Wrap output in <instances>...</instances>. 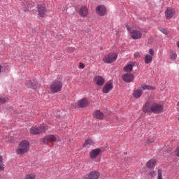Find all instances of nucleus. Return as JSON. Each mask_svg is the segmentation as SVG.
I'll use <instances>...</instances> for the list:
<instances>
[{
	"mask_svg": "<svg viewBox=\"0 0 179 179\" xmlns=\"http://www.w3.org/2000/svg\"><path fill=\"white\" fill-rule=\"evenodd\" d=\"M22 8H26L27 9H28V8H29V3H27V2H24L23 3V4L22 5Z\"/></svg>",
	"mask_w": 179,
	"mask_h": 179,
	"instance_id": "nucleus-34",
	"label": "nucleus"
},
{
	"mask_svg": "<svg viewBox=\"0 0 179 179\" xmlns=\"http://www.w3.org/2000/svg\"><path fill=\"white\" fill-rule=\"evenodd\" d=\"M143 113H153L154 114H162L164 111V106L158 103L147 102L143 108Z\"/></svg>",
	"mask_w": 179,
	"mask_h": 179,
	"instance_id": "nucleus-1",
	"label": "nucleus"
},
{
	"mask_svg": "<svg viewBox=\"0 0 179 179\" xmlns=\"http://www.w3.org/2000/svg\"><path fill=\"white\" fill-rule=\"evenodd\" d=\"M100 155H101V148H95L90 152L89 157L91 160H96Z\"/></svg>",
	"mask_w": 179,
	"mask_h": 179,
	"instance_id": "nucleus-9",
	"label": "nucleus"
},
{
	"mask_svg": "<svg viewBox=\"0 0 179 179\" xmlns=\"http://www.w3.org/2000/svg\"><path fill=\"white\" fill-rule=\"evenodd\" d=\"M178 106H179V103H178Z\"/></svg>",
	"mask_w": 179,
	"mask_h": 179,
	"instance_id": "nucleus-40",
	"label": "nucleus"
},
{
	"mask_svg": "<svg viewBox=\"0 0 179 179\" xmlns=\"http://www.w3.org/2000/svg\"><path fill=\"white\" fill-rule=\"evenodd\" d=\"M155 141H156V138L155 137H152L146 140V143L147 145H150L151 143H155Z\"/></svg>",
	"mask_w": 179,
	"mask_h": 179,
	"instance_id": "nucleus-29",
	"label": "nucleus"
},
{
	"mask_svg": "<svg viewBox=\"0 0 179 179\" xmlns=\"http://www.w3.org/2000/svg\"><path fill=\"white\" fill-rule=\"evenodd\" d=\"M155 166H156V159H152L147 162V167H148V169H154Z\"/></svg>",
	"mask_w": 179,
	"mask_h": 179,
	"instance_id": "nucleus-24",
	"label": "nucleus"
},
{
	"mask_svg": "<svg viewBox=\"0 0 179 179\" xmlns=\"http://www.w3.org/2000/svg\"><path fill=\"white\" fill-rule=\"evenodd\" d=\"M149 54L150 55H152V57H153L155 55V50H153V49H150Z\"/></svg>",
	"mask_w": 179,
	"mask_h": 179,
	"instance_id": "nucleus-37",
	"label": "nucleus"
},
{
	"mask_svg": "<svg viewBox=\"0 0 179 179\" xmlns=\"http://www.w3.org/2000/svg\"><path fill=\"white\" fill-rule=\"evenodd\" d=\"M118 58V55L115 52H111L103 58V61L105 64H113L115 62Z\"/></svg>",
	"mask_w": 179,
	"mask_h": 179,
	"instance_id": "nucleus-7",
	"label": "nucleus"
},
{
	"mask_svg": "<svg viewBox=\"0 0 179 179\" xmlns=\"http://www.w3.org/2000/svg\"><path fill=\"white\" fill-rule=\"evenodd\" d=\"M94 83L96 86H103L104 83H106V79L101 76H96L94 78Z\"/></svg>",
	"mask_w": 179,
	"mask_h": 179,
	"instance_id": "nucleus-13",
	"label": "nucleus"
},
{
	"mask_svg": "<svg viewBox=\"0 0 179 179\" xmlns=\"http://www.w3.org/2000/svg\"><path fill=\"white\" fill-rule=\"evenodd\" d=\"M122 79H123L124 82H126L127 83H131V82L134 79V76L132 73H126L122 76Z\"/></svg>",
	"mask_w": 179,
	"mask_h": 179,
	"instance_id": "nucleus-18",
	"label": "nucleus"
},
{
	"mask_svg": "<svg viewBox=\"0 0 179 179\" xmlns=\"http://www.w3.org/2000/svg\"><path fill=\"white\" fill-rule=\"evenodd\" d=\"M29 150H30V143L24 140L19 143L18 147L16 149V153L18 156H23V155L28 153Z\"/></svg>",
	"mask_w": 179,
	"mask_h": 179,
	"instance_id": "nucleus-2",
	"label": "nucleus"
},
{
	"mask_svg": "<svg viewBox=\"0 0 179 179\" xmlns=\"http://www.w3.org/2000/svg\"><path fill=\"white\" fill-rule=\"evenodd\" d=\"M2 72V66L0 64V73Z\"/></svg>",
	"mask_w": 179,
	"mask_h": 179,
	"instance_id": "nucleus-39",
	"label": "nucleus"
},
{
	"mask_svg": "<svg viewBox=\"0 0 179 179\" xmlns=\"http://www.w3.org/2000/svg\"><path fill=\"white\" fill-rule=\"evenodd\" d=\"M141 90H156V87L152 85L141 84Z\"/></svg>",
	"mask_w": 179,
	"mask_h": 179,
	"instance_id": "nucleus-22",
	"label": "nucleus"
},
{
	"mask_svg": "<svg viewBox=\"0 0 179 179\" xmlns=\"http://www.w3.org/2000/svg\"><path fill=\"white\" fill-rule=\"evenodd\" d=\"M143 94V91L141 88H136L133 92V96L134 99H140V97Z\"/></svg>",
	"mask_w": 179,
	"mask_h": 179,
	"instance_id": "nucleus-19",
	"label": "nucleus"
},
{
	"mask_svg": "<svg viewBox=\"0 0 179 179\" xmlns=\"http://www.w3.org/2000/svg\"><path fill=\"white\" fill-rule=\"evenodd\" d=\"M175 155L177 157H179V145L176 148V149L175 150Z\"/></svg>",
	"mask_w": 179,
	"mask_h": 179,
	"instance_id": "nucleus-33",
	"label": "nucleus"
},
{
	"mask_svg": "<svg viewBox=\"0 0 179 179\" xmlns=\"http://www.w3.org/2000/svg\"><path fill=\"white\" fill-rule=\"evenodd\" d=\"M149 176H150V177H156V171H150L149 172Z\"/></svg>",
	"mask_w": 179,
	"mask_h": 179,
	"instance_id": "nucleus-32",
	"label": "nucleus"
},
{
	"mask_svg": "<svg viewBox=\"0 0 179 179\" xmlns=\"http://www.w3.org/2000/svg\"><path fill=\"white\" fill-rule=\"evenodd\" d=\"M100 178V172L92 171L83 176V179H99Z\"/></svg>",
	"mask_w": 179,
	"mask_h": 179,
	"instance_id": "nucleus-10",
	"label": "nucleus"
},
{
	"mask_svg": "<svg viewBox=\"0 0 179 179\" xmlns=\"http://www.w3.org/2000/svg\"><path fill=\"white\" fill-rule=\"evenodd\" d=\"M79 15L81 17H87L89 16V9H87V7L83 6L79 10Z\"/></svg>",
	"mask_w": 179,
	"mask_h": 179,
	"instance_id": "nucleus-17",
	"label": "nucleus"
},
{
	"mask_svg": "<svg viewBox=\"0 0 179 179\" xmlns=\"http://www.w3.org/2000/svg\"><path fill=\"white\" fill-rule=\"evenodd\" d=\"M96 12L99 16H104L107 13V8L104 6L100 5L96 8Z\"/></svg>",
	"mask_w": 179,
	"mask_h": 179,
	"instance_id": "nucleus-15",
	"label": "nucleus"
},
{
	"mask_svg": "<svg viewBox=\"0 0 179 179\" xmlns=\"http://www.w3.org/2000/svg\"><path fill=\"white\" fill-rule=\"evenodd\" d=\"M62 90V81L56 80L50 85V91L52 93H58Z\"/></svg>",
	"mask_w": 179,
	"mask_h": 179,
	"instance_id": "nucleus-6",
	"label": "nucleus"
},
{
	"mask_svg": "<svg viewBox=\"0 0 179 179\" xmlns=\"http://www.w3.org/2000/svg\"><path fill=\"white\" fill-rule=\"evenodd\" d=\"M36 12L39 17H45L47 15V5L45 3H39L36 6Z\"/></svg>",
	"mask_w": 179,
	"mask_h": 179,
	"instance_id": "nucleus-5",
	"label": "nucleus"
},
{
	"mask_svg": "<svg viewBox=\"0 0 179 179\" xmlns=\"http://www.w3.org/2000/svg\"><path fill=\"white\" fill-rule=\"evenodd\" d=\"M126 27L129 32L130 37L133 38V40H141L142 38V34L145 33V29H134L131 30V28H129V26L126 25Z\"/></svg>",
	"mask_w": 179,
	"mask_h": 179,
	"instance_id": "nucleus-3",
	"label": "nucleus"
},
{
	"mask_svg": "<svg viewBox=\"0 0 179 179\" xmlns=\"http://www.w3.org/2000/svg\"><path fill=\"white\" fill-rule=\"evenodd\" d=\"M176 14V10L174 8L169 7L165 11V16L166 19H171Z\"/></svg>",
	"mask_w": 179,
	"mask_h": 179,
	"instance_id": "nucleus-16",
	"label": "nucleus"
},
{
	"mask_svg": "<svg viewBox=\"0 0 179 179\" xmlns=\"http://www.w3.org/2000/svg\"><path fill=\"white\" fill-rule=\"evenodd\" d=\"M93 115L94 118H96V120H101L104 118V113L99 110H95Z\"/></svg>",
	"mask_w": 179,
	"mask_h": 179,
	"instance_id": "nucleus-20",
	"label": "nucleus"
},
{
	"mask_svg": "<svg viewBox=\"0 0 179 179\" xmlns=\"http://www.w3.org/2000/svg\"><path fill=\"white\" fill-rule=\"evenodd\" d=\"M42 141L45 145H49L50 143H54L57 142V138L55 134H49L43 137Z\"/></svg>",
	"mask_w": 179,
	"mask_h": 179,
	"instance_id": "nucleus-8",
	"label": "nucleus"
},
{
	"mask_svg": "<svg viewBox=\"0 0 179 179\" xmlns=\"http://www.w3.org/2000/svg\"><path fill=\"white\" fill-rule=\"evenodd\" d=\"M157 179H163L162 169H158L157 171Z\"/></svg>",
	"mask_w": 179,
	"mask_h": 179,
	"instance_id": "nucleus-30",
	"label": "nucleus"
},
{
	"mask_svg": "<svg viewBox=\"0 0 179 179\" xmlns=\"http://www.w3.org/2000/svg\"><path fill=\"white\" fill-rule=\"evenodd\" d=\"M45 131H48V127L47 124H41L40 126L33 127L30 129V133L32 135H40V134H43V132H45Z\"/></svg>",
	"mask_w": 179,
	"mask_h": 179,
	"instance_id": "nucleus-4",
	"label": "nucleus"
},
{
	"mask_svg": "<svg viewBox=\"0 0 179 179\" xmlns=\"http://www.w3.org/2000/svg\"><path fill=\"white\" fill-rule=\"evenodd\" d=\"M79 68H80L81 69H85V64L83 63H80L79 64Z\"/></svg>",
	"mask_w": 179,
	"mask_h": 179,
	"instance_id": "nucleus-38",
	"label": "nucleus"
},
{
	"mask_svg": "<svg viewBox=\"0 0 179 179\" xmlns=\"http://www.w3.org/2000/svg\"><path fill=\"white\" fill-rule=\"evenodd\" d=\"M36 173H30L25 175L24 179H36Z\"/></svg>",
	"mask_w": 179,
	"mask_h": 179,
	"instance_id": "nucleus-26",
	"label": "nucleus"
},
{
	"mask_svg": "<svg viewBox=\"0 0 179 179\" xmlns=\"http://www.w3.org/2000/svg\"><path fill=\"white\" fill-rule=\"evenodd\" d=\"M78 106L80 108H86L90 106V102L87 98H83L78 101Z\"/></svg>",
	"mask_w": 179,
	"mask_h": 179,
	"instance_id": "nucleus-12",
	"label": "nucleus"
},
{
	"mask_svg": "<svg viewBox=\"0 0 179 179\" xmlns=\"http://www.w3.org/2000/svg\"><path fill=\"white\" fill-rule=\"evenodd\" d=\"M161 33H163L164 34H169V30L165 28H161L160 29Z\"/></svg>",
	"mask_w": 179,
	"mask_h": 179,
	"instance_id": "nucleus-31",
	"label": "nucleus"
},
{
	"mask_svg": "<svg viewBox=\"0 0 179 179\" xmlns=\"http://www.w3.org/2000/svg\"><path fill=\"white\" fill-rule=\"evenodd\" d=\"M114 88V85H113V83L111 81H109L105 84V85L102 88V92L104 94L110 93L111 90Z\"/></svg>",
	"mask_w": 179,
	"mask_h": 179,
	"instance_id": "nucleus-14",
	"label": "nucleus"
},
{
	"mask_svg": "<svg viewBox=\"0 0 179 179\" xmlns=\"http://www.w3.org/2000/svg\"><path fill=\"white\" fill-rule=\"evenodd\" d=\"M132 69H134V65L133 64H127L123 69L124 72H132Z\"/></svg>",
	"mask_w": 179,
	"mask_h": 179,
	"instance_id": "nucleus-25",
	"label": "nucleus"
},
{
	"mask_svg": "<svg viewBox=\"0 0 179 179\" xmlns=\"http://www.w3.org/2000/svg\"><path fill=\"white\" fill-rule=\"evenodd\" d=\"M134 58H141V53L138 52H136L134 53Z\"/></svg>",
	"mask_w": 179,
	"mask_h": 179,
	"instance_id": "nucleus-35",
	"label": "nucleus"
},
{
	"mask_svg": "<svg viewBox=\"0 0 179 179\" xmlns=\"http://www.w3.org/2000/svg\"><path fill=\"white\" fill-rule=\"evenodd\" d=\"M169 57L172 61H176L177 59V53L172 50L170 52Z\"/></svg>",
	"mask_w": 179,
	"mask_h": 179,
	"instance_id": "nucleus-28",
	"label": "nucleus"
},
{
	"mask_svg": "<svg viewBox=\"0 0 179 179\" xmlns=\"http://www.w3.org/2000/svg\"><path fill=\"white\" fill-rule=\"evenodd\" d=\"M152 61H153V56L150 55H145L144 57V62L145 64H151Z\"/></svg>",
	"mask_w": 179,
	"mask_h": 179,
	"instance_id": "nucleus-23",
	"label": "nucleus"
},
{
	"mask_svg": "<svg viewBox=\"0 0 179 179\" xmlns=\"http://www.w3.org/2000/svg\"><path fill=\"white\" fill-rule=\"evenodd\" d=\"M94 141L91 138H87L85 140V143L83 144V148H89V146L94 145Z\"/></svg>",
	"mask_w": 179,
	"mask_h": 179,
	"instance_id": "nucleus-21",
	"label": "nucleus"
},
{
	"mask_svg": "<svg viewBox=\"0 0 179 179\" xmlns=\"http://www.w3.org/2000/svg\"><path fill=\"white\" fill-rule=\"evenodd\" d=\"M5 171V164H3V157L0 155V171Z\"/></svg>",
	"mask_w": 179,
	"mask_h": 179,
	"instance_id": "nucleus-27",
	"label": "nucleus"
},
{
	"mask_svg": "<svg viewBox=\"0 0 179 179\" xmlns=\"http://www.w3.org/2000/svg\"><path fill=\"white\" fill-rule=\"evenodd\" d=\"M25 85L27 87H29V89H38L40 87V84H38V82L36 81L35 80H27Z\"/></svg>",
	"mask_w": 179,
	"mask_h": 179,
	"instance_id": "nucleus-11",
	"label": "nucleus"
},
{
	"mask_svg": "<svg viewBox=\"0 0 179 179\" xmlns=\"http://www.w3.org/2000/svg\"><path fill=\"white\" fill-rule=\"evenodd\" d=\"M6 98H0V105L3 104V103H6Z\"/></svg>",
	"mask_w": 179,
	"mask_h": 179,
	"instance_id": "nucleus-36",
	"label": "nucleus"
}]
</instances>
